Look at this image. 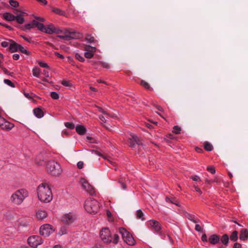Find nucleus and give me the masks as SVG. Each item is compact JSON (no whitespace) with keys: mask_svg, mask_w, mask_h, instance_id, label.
Listing matches in <instances>:
<instances>
[{"mask_svg":"<svg viewBox=\"0 0 248 248\" xmlns=\"http://www.w3.org/2000/svg\"><path fill=\"white\" fill-rule=\"evenodd\" d=\"M38 1L39 3L42 4L43 5H46L47 4V2L46 0H36Z\"/></svg>","mask_w":248,"mask_h":248,"instance_id":"obj_56","label":"nucleus"},{"mask_svg":"<svg viewBox=\"0 0 248 248\" xmlns=\"http://www.w3.org/2000/svg\"><path fill=\"white\" fill-rule=\"evenodd\" d=\"M94 52L92 51L86 52L84 53V56L87 59H91L93 57Z\"/></svg>","mask_w":248,"mask_h":248,"instance_id":"obj_34","label":"nucleus"},{"mask_svg":"<svg viewBox=\"0 0 248 248\" xmlns=\"http://www.w3.org/2000/svg\"><path fill=\"white\" fill-rule=\"evenodd\" d=\"M194 189H195V190L199 193L200 194H202V191H201V189L198 187L197 186H194Z\"/></svg>","mask_w":248,"mask_h":248,"instance_id":"obj_55","label":"nucleus"},{"mask_svg":"<svg viewBox=\"0 0 248 248\" xmlns=\"http://www.w3.org/2000/svg\"><path fill=\"white\" fill-rule=\"evenodd\" d=\"M119 240V236L117 234H115L113 239L112 238V241L114 244L118 243Z\"/></svg>","mask_w":248,"mask_h":248,"instance_id":"obj_45","label":"nucleus"},{"mask_svg":"<svg viewBox=\"0 0 248 248\" xmlns=\"http://www.w3.org/2000/svg\"><path fill=\"white\" fill-rule=\"evenodd\" d=\"M80 184L84 189H85L91 195H93L94 193V188L91 186L85 179L82 178L80 180Z\"/></svg>","mask_w":248,"mask_h":248,"instance_id":"obj_12","label":"nucleus"},{"mask_svg":"<svg viewBox=\"0 0 248 248\" xmlns=\"http://www.w3.org/2000/svg\"><path fill=\"white\" fill-rule=\"evenodd\" d=\"M100 236L104 243H108L112 241V236L109 230L107 228H103L101 230Z\"/></svg>","mask_w":248,"mask_h":248,"instance_id":"obj_9","label":"nucleus"},{"mask_svg":"<svg viewBox=\"0 0 248 248\" xmlns=\"http://www.w3.org/2000/svg\"><path fill=\"white\" fill-rule=\"evenodd\" d=\"M76 132L79 135H84L86 132V129L82 125H78L76 127Z\"/></svg>","mask_w":248,"mask_h":248,"instance_id":"obj_22","label":"nucleus"},{"mask_svg":"<svg viewBox=\"0 0 248 248\" xmlns=\"http://www.w3.org/2000/svg\"><path fill=\"white\" fill-rule=\"evenodd\" d=\"M229 240V236L227 234H223L220 238L221 243L225 246L228 245Z\"/></svg>","mask_w":248,"mask_h":248,"instance_id":"obj_26","label":"nucleus"},{"mask_svg":"<svg viewBox=\"0 0 248 248\" xmlns=\"http://www.w3.org/2000/svg\"><path fill=\"white\" fill-rule=\"evenodd\" d=\"M47 216L46 213L44 211H39L36 214V217L39 219H43Z\"/></svg>","mask_w":248,"mask_h":248,"instance_id":"obj_25","label":"nucleus"},{"mask_svg":"<svg viewBox=\"0 0 248 248\" xmlns=\"http://www.w3.org/2000/svg\"><path fill=\"white\" fill-rule=\"evenodd\" d=\"M38 26V29L41 31L44 32L49 34H51L55 32V27L53 24H50L45 27L42 23L37 24Z\"/></svg>","mask_w":248,"mask_h":248,"instance_id":"obj_11","label":"nucleus"},{"mask_svg":"<svg viewBox=\"0 0 248 248\" xmlns=\"http://www.w3.org/2000/svg\"><path fill=\"white\" fill-rule=\"evenodd\" d=\"M230 239L232 241H236L238 239V232L236 231H233L230 236Z\"/></svg>","mask_w":248,"mask_h":248,"instance_id":"obj_27","label":"nucleus"},{"mask_svg":"<svg viewBox=\"0 0 248 248\" xmlns=\"http://www.w3.org/2000/svg\"><path fill=\"white\" fill-rule=\"evenodd\" d=\"M3 17L8 21H12L15 20L16 16L10 13H5L3 14Z\"/></svg>","mask_w":248,"mask_h":248,"instance_id":"obj_23","label":"nucleus"},{"mask_svg":"<svg viewBox=\"0 0 248 248\" xmlns=\"http://www.w3.org/2000/svg\"><path fill=\"white\" fill-rule=\"evenodd\" d=\"M187 217L189 220L192 221V222L195 223H198L200 221V220L198 219H195L194 216H193V215H189Z\"/></svg>","mask_w":248,"mask_h":248,"instance_id":"obj_41","label":"nucleus"},{"mask_svg":"<svg viewBox=\"0 0 248 248\" xmlns=\"http://www.w3.org/2000/svg\"><path fill=\"white\" fill-rule=\"evenodd\" d=\"M14 13L16 15V16H15V20H16L18 24H23L24 22L23 16H25L26 13L19 11L17 9L15 10Z\"/></svg>","mask_w":248,"mask_h":248,"instance_id":"obj_16","label":"nucleus"},{"mask_svg":"<svg viewBox=\"0 0 248 248\" xmlns=\"http://www.w3.org/2000/svg\"><path fill=\"white\" fill-rule=\"evenodd\" d=\"M181 131V128L179 127L178 126H174L173 127V132L175 133V134H179L180 133Z\"/></svg>","mask_w":248,"mask_h":248,"instance_id":"obj_46","label":"nucleus"},{"mask_svg":"<svg viewBox=\"0 0 248 248\" xmlns=\"http://www.w3.org/2000/svg\"><path fill=\"white\" fill-rule=\"evenodd\" d=\"M63 35H59L58 37L61 39L69 41L72 39H79L83 37L82 34L75 31H70L68 30H65Z\"/></svg>","mask_w":248,"mask_h":248,"instance_id":"obj_6","label":"nucleus"},{"mask_svg":"<svg viewBox=\"0 0 248 248\" xmlns=\"http://www.w3.org/2000/svg\"><path fill=\"white\" fill-rule=\"evenodd\" d=\"M239 238L241 240H246L248 238V230L246 229H243L240 231Z\"/></svg>","mask_w":248,"mask_h":248,"instance_id":"obj_21","label":"nucleus"},{"mask_svg":"<svg viewBox=\"0 0 248 248\" xmlns=\"http://www.w3.org/2000/svg\"><path fill=\"white\" fill-rule=\"evenodd\" d=\"M170 202L173 204H174L177 206H179L178 202H177V200L175 198H173V197L171 198Z\"/></svg>","mask_w":248,"mask_h":248,"instance_id":"obj_49","label":"nucleus"},{"mask_svg":"<svg viewBox=\"0 0 248 248\" xmlns=\"http://www.w3.org/2000/svg\"><path fill=\"white\" fill-rule=\"evenodd\" d=\"M4 82L7 85H9V86H11L12 87H15V86L14 85V83H13L11 80L9 79H5L4 80Z\"/></svg>","mask_w":248,"mask_h":248,"instance_id":"obj_43","label":"nucleus"},{"mask_svg":"<svg viewBox=\"0 0 248 248\" xmlns=\"http://www.w3.org/2000/svg\"><path fill=\"white\" fill-rule=\"evenodd\" d=\"M18 50L20 51L21 52H22L24 54H27V55H29V54H30L29 52L26 49H25V48L23 46H22L20 45H19V46Z\"/></svg>","mask_w":248,"mask_h":248,"instance_id":"obj_36","label":"nucleus"},{"mask_svg":"<svg viewBox=\"0 0 248 248\" xmlns=\"http://www.w3.org/2000/svg\"><path fill=\"white\" fill-rule=\"evenodd\" d=\"M38 64L42 67L49 68L48 66L47 65V63H45V62H39Z\"/></svg>","mask_w":248,"mask_h":248,"instance_id":"obj_50","label":"nucleus"},{"mask_svg":"<svg viewBox=\"0 0 248 248\" xmlns=\"http://www.w3.org/2000/svg\"><path fill=\"white\" fill-rule=\"evenodd\" d=\"M208 240L211 244L215 245L219 242L220 238L217 234H213L209 236Z\"/></svg>","mask_w":248,"mask_h":248,"instance_id":"obj_19","label":"nucleus"},{"mask_svg":"<svg viewBox=\"0 0 248 248\" xmlns=\"http://www.w3.org/2000/svg\"><path fill=\"white\" fill-rule=\"evenodd\" d=\"M140 85H142L144 88L147 90H150L151 89L150 86L148 83L143 80L140 81Z\"/></svg>","mask_w":248,"mask_h":248,"instance_id":"obj_30","label":"nucleus"},{"mask_svg":"<svg viewBox=\"0 0 248 248\" xmlns=\"http://www.w3.org/2000/svg\"><path fill=\"white\" fill-rule=\"evenodd\" d=\"M136 215L137 217V218L139 219H141L142 220H144L145 218L143 217V214L141 210H138L137 211Z\"/></svg>","mask_w":248,"mask_h":248,"instance_id":"obj_31","label":"nucleus"},{"mask_svg":"<svg viewBox=\"0 0 248 248\" xmlns=\"http://www.w3.org/2000/svg\"><path fill=\"white\" fill-rule=\"evenodd\" d=\"M62 84L66 87H69L71 86V83L69 81L63 80L62 81Z\"/></svg>","mask_w":248,"mask_h":248,"instance_id":"obj_48","label":"nucleus"},{"mask_svg":"<svg viewBox=\"0 0 248 248\" xmlns=\"http://www.w3.org/2000/svg\"><path fill=\"white\" fill-rule=\"evenodd\" d=\"M98 110L100 112H102V113L106 114H108V113L105 111L103 109H102L101 108H98Z\"/></svg>","mask_w":248,"mask_h":248,"instance_id":"obj_63","label":"nucleus"},{"mask_svg":"<svg viewBox=\"0 0 248 248\" xmlns=\"http://www.w3.org/2000/svg\"><path fill=\"white\" fill-rule=\"evenodd\" d=\"M34 18L35 19V20L37 21H39L41 22H44L45 21V19L43 17L35 16Z\"/></svg>","mask_w":248,"mask_h":248,"instance_id":"obj_53","label":"nucleus"},{"mask_svg":"<svg viewBox=\"0 0 248 248\" xmlns=\"http://www.w3.org/2000/svg\"><path fill=\"white\" fill-rule=\"evenodd\" d=\"M65 126L70 129H73L75 128V125L73 123L66 122L65 123Z\"/></svg>","mask_w":248,"mask_h":248,"instance_id":"obj_39","label":"nucleus"},{"mask_svg":"<svg viewBox=\"0 0 248 248\" xmlns=\"http://www.w3.org/2000/svg\"><path fill=\"white\" fill-rule=\"evenodd\" d=\"M19 46V44L14 41H11V43L9 46V49L12 52H15L18 51Z\"/></svg>","mask_w":248,"mask_h":248,"instance_id":"obj_20","label":"nucleus"},{"mask_svg":"<svg viewBox=\"0 0 248 248\" xmlns=\"http://www.w3.org/2000/svg\"><path fill=\"white\" fill-rule=\"evenodd\" d=\"M50 96L53 99H58L59 98V94L55 92H52L50 93Z\"/></svg>","mask_w":248,"mask_h":248,"instance_id":"obj_38","label":"nucleus"},{"mask_svg":"<svg viewBox=\"0 0 248 248\" xmlns=\"http://www.w3.org/2000/svg\"><path fill=\"white\" fill-rule=\"evenodd\" d=\"M9 3L10 4L14 7H17L18 6L19 4H18V2L16 0H10L9 1Z\"/></svg>","mask_w":248,"mask_h":248,"instance_id":"obj_42","label":"nucleus"},{"mask_svg":"<svg viewBox=\"0 0 248 248\" xmlns=\"http://www.w3.org/2000/svg\"><path fill=\"white\" fill-rule=\"evenodd\" d=\"M1 45L2 46H3L4 47H6L9 46V43L4 41L1 43Z\"/></svg>","mask_w":248,"mask_h":248,"instance_id":"obj_60","label":"nucleus"},{"mask_svg":"<svg viewBox=\"0 0 248 248\" xmlns=\"http://www.w3.org/2000/svg\"><path fill=\"white\" fill-rule=\"evenodd\" d=\"M33 112L34 115L38 118H42L43 115V112L40 108H36L34 109Z\"/></svg>","mask_w":248,"mask_h":248,"instance_id":"obj_24","label":"nucleus"},{"mask_svg":"<svg viewBox=\"0 0 248 248\" xmlns=\"http://www.w3.org/2000/svg\"><path fill=\"white\" fill-rule=\"evenodd\" d=\"M191 178L194 181L200 180V178L198 176H196V175L191 176Z\"/></svg>","mask_w":248,"mask_h":248,"instance_id":"obj_61","label":"nucleus"},{"mask_svg":"<svg viewBox=\"0 0 248 248\" xmlns=\"http://www.w3.org/2000/svg\"><path fill=\"white\" fill-rule=\"evenodd\" d=\"M207 170L210 172L212 174H214L216 172L215 168L213 166L208 167Z\"/></svg>","mask_w":248,"mask_h":248,"instance_id":"obj_47","label":"nucleus"},{"mask_svg":"<svg viewBox=\"0 0 248 248\" xmlns=\"http://www.w3.org/2000/svg\"><path fill=\"white\" fill-rule=\"evenodd\" d=\"M204 148L206 150L211 151L213 150V146L211 143L208 142H205L204 144Z\"/></svg>","mask_w":248,"mask_h":248,"instance_id":"obj_29","label":"nucleus"},{"mask_svg":"<svg viewBox=\"0 0 248 248\" xmlns=\"http://www.w3.org/2000/svg\"><path fill=\"white\" fill-rule=\"evenodd\" d=\"M43 74L45 75L46 77H49L48 72L47 71L44 70Z\"/></svg>","mask_w":248,"mask_h":248,"instance_id":"obj_64","label":"nucleus"},{"mask_svg":"<svg viewBox=\"0 0 248 248\" xmlns=\"http://www.w3.org/2000/svg\"><path fill=\"white\" fill-rule=\"evenodd\" d=\"M28 196V192L25 189L16 190L11 196L10 200L15 204H21L26 198Z\"/></svg>","mask_w":248,"mask_h":248,"instance_id":"obj_2","label":"nucleus"},{"mask_svg":"<svg viewBox=\"0 0 248 248\" xmlns=\"http://www.w3.org/2000/svg\"><path fill=\"white\" fill-rule=\"evenodd\" d=\"M75 58L80 62H83L85 61L84 58L78 53L75 54Z\"/></svg>","mask_w":248,"mask_h":248,"instance_id":"obj_37","label":"nucleus"},{"mask_svg":"<svg viewBox=\"0 0 248 248\" xmlns=\"http://www.w3.org/2000/svg\"><path fill=\"white\" fill-rule=\"evenodd\" d=\"M40 74V69L38 67H34L32 69L33 75L37 78L39 77Z\"/></svg>","mask_w":248,"mask_h":248,"instance_id":"obj_28","label":"nucleus"},{"mask_svg":"<svg viewBox=\"0 0 248 248\" xmlns=\"http://www.w3.org/2000/svg\"><path fill=\"white\" fill-rule=\"evenodd\" d=\"M37 24H40V22L36 21L35 20H33L31 23L25 25L23 28V30L26 31L27 30H30L34 27H37L38 29V26L37 25Z\"/></svg>","mask_w":248,"mask_h":248,"instance_id":"obj_18","label":"nucleus"},{"mask_svg":"<svg viewBox=\"0 0 248 248\" xmlns=\"http://www.w3.org/2000/svg\"><path fill=\"white\" fill-rule=\"evenodd\" d=\"M13 58L15 60H18L19 59V55L18 54H15L13 55Z\"/></svg>","mask_w":248,"mask_h":248,"instance_id":"obj_59","label":"nucleus"},{"mask_svg":"<svg viewBox=\"0 0 248 248\" xmlns=\"http://www.w3.org/2000/svg\"><path fill=\"white\" fill-rule=\"evenodd\" d=\"M233 248H241V245L238 243H235L234 244Z\"/></svg>","mask_w":248,"mask_h":248,"instance_id":"obj_62","label":"nucleus"},{"mask_svg":"<svg viewBox=\"0 0 248 248\" xmlns=\"http://www.w3.org/2000/svg\"><path fill=\"white\" fill-rule=\"evenodd\" d=\"M202 240L203 242H207V235H206L205 233H204V234H202Z\"/></svg>","mask_w":248,"mask_h":248,"instance_id":"obj_52","label":"nucleus"},{"mask_svg":"<svg viewBox=\"0 0 248 248\" xmlns=\"http://www.w3.org/2000/svg\"><path fill=\"white\" fill-rule=\"evenodd\" d=\"M47 171L54 176H58L62 172V169L60 165L57 162L50 160L46 164Z\"/></svg>","mask_w":248,"mask_h":248,"instance_id":"obj_3","label":"nucleus"},{"mask_svg":"<svg viewBox=\"0 0 248 248\" xmlns=\"http://www.w3.org/2000/svg\"><path fill=\"white\" fill-rule=\"evenodd\" d=\"M75 219V217L72 213L66 214L62 218V221L64 224L69 225L72 223Z\"/></svg>","mask_w":248,"mask_h":248,"instance_id":"obj_14","label":"nucleus"},{"mask_svg":"<svg viewBox=\"0 0 248 248\" xmlns=\"http://www.w3.org/2000/svg\"><path fill=\"white\" fill-rule=\"evenodd\" d=\"M64 31H62V30H61L60 29H57L55 27V32L54 33H57V34H60L62 33H63Z\"/></svg>","mask_w":248,"mask_h":248,"instance_id":"obj_57","label":"nucleus"},{"mask_svg":"<svg viewBox=\"0 0 248 248\" xmlns=\"http://www.w3.org/2000/svg\"><path fill=\"white\" fill-rule=\"evenodd\" d=\"M84 163L82 161H79L77 163V167L78 169H82L83 167Z\"/></svg>","mask_w":248,"mask_h":248,"instance_id":"obj_51","label":"nucleus"},{"mask_svg":"<svg viewBox=\"0 0 248 248\" xmlns=\"http://www.w3.org/2000/svg\"><path fill=\"white\" fill-rule=\"evenodd\" d=\"M86 40L88 41V43H91L94 41V39L93 36H92L90 34H86Z\"/></svg>","mask_w":248,"mask_h":248,"instance_id":"obj_35","label":"nucleus"},{"mask_svg":"<svg viewBox=\"0 0 248 248\" xmlns=\"http://www.w3.org/2000/svg\"><path fill=\"white\" fill-rule=\"evenodd\" d=\"M55 231V229L51 225L46 224L42 225L40 228V234L45 237L49 236Z\"/></svg>","mask_w":248,"mask_h":248,"instance_id":"obj_8","label":"nucleus"},{"mask_svg":"<svg viewBox=\"0 0 248 248\" xmlns=\"http://www.w3.org/2000/svg\"><path fill=\"white\" fill-rule=\"evenodd\" d=\"M43 242L42 238L38 235L30 236L28 239V244L33 248H36L38 245L42 244Z\"/></svg>","mask_w":248,"mask_h":248,"instance_id":"obj_10","label":"nucleus"},{"mask_svg":"<svg viewBox=\"0 0 248 248\" xmlns=\"http://www.w3.org/2000/svg\"><path fill=\"white\" fill-rule=\"evenodd\" d=\"M99 63L101 66L105 68H109V64L106 62H94V63Z\"/></svg>","mask_w":248,"mask_h":248,"instance_id":"obj_40","label":"nucleus"},{"mask_svg":"<svg viewBox=\"0 0 248 248\" xmlns=\"http://www.w3.org/2000/svg\"><path fill=\"white\" fill-rule=\"evenodd\" d=\"M149 224L154 231L156 233H161V227L158 221L155 220H151L150 221Z\"/></svg>","mask_w":248,"mask_h":248,"instance_id":"obj_17","label":"nucleus"},{"mask_svg":"<svg viewBox=\"0 0 248 248\" xmlns=\"http://www.w3.org/2000/svg\"><path fill=\"white\" fill-rule=\"evenodd\" d=\"M37 194L39 199L44 202H49L52 199L51 189L45 183H43L38 186Z\"/></svg>","mask_w":248,"mask_h":248,"instance_id":"obj_1","label":"nucleus"},{"mask_svg":"<svg viewBox=\"0 0 248 248\" xmlns=\"http://www.w3.org/2000/svg\"><path fill=\"white\" fill-rule=\"evenodd\" d=\"M128 140V143L130 147L134 148L136 144L143 146L141 140L137 136L131 135Z\"/></svg>","mask_w":248,"mask_h":248,"instance_id":"obj_13","label":"nucleus"},{"mask_svg":"<svg viewBox=\"0 0 248 248\" xmlns=\"http://www.w3.org/2000/svg\"><path fill=\"white\" fill-rule=\"evenodd\" d=\"M96 50V48L95 47H92L90 46H86L85 47V50H86L87 52H95Z\"/></svg>","mask_w":248,"mask_h":248,"instance_id":"obj_32","label":"nucleus"},{"mask_svg":"<svg viewBox=\"0 0 248 248\" xmlns=\"http://www.w3.org/2000/svg\"><path fill=\"white\" fill-rule=\"evenodd\" d=\"M84 208L87 212L90 214H95L98 211L100 205L96 200L88 199L85 202Z\"/></svg>","mask_w":248,"mask_h":248,"instance_id":"obj_4","label":"nucleus"},{"mask_svg":"<svg viewBox=\"0 0 248 248\" xmlns=\"http://www.w3.org/2000/svg\"><path fill=\"white\" fill-rule=\"evenodd\" d=\"M195 229L198 232H201L202 231V228L201 226L199 224L196 225Z\"/></svg>","mask_w":248,"mask_h":248,"instance_id":"obj_54","label":"nucleus"},{"mask_svg":"<svg viewBox=\"0 0 248 248\" xmlns=\"http://www.w3.org/2000/svg\"><path fill=\"white\" fill-rule=\"evenodd\" d=\"M67 233V228L65 226H62L61 227V229H60V232H59V234L60 235H63V234H66Z\"/></svg>","mask_w":248,"mask_h":248,"instance_id":"obj_33","label":"nucleus"},{"mask_svg":"<svg viewBox=\"0 0 248 248\" xmlns=\"http://www.w3.org/2000/svg\"><path fill=\"white\" fill-rule=\"evenodd\" d=\"M52 11L56 14H59L60 15H62L64 13L62 10H61L60 9H59V8H53Z\"/></svg>","mask_w":248,"mask_h":248,"instance_id":"obj_44","label":"nucleus"},{"mask_svg":"<svg viewBox=\"0 0 248 248\" xmlns=\"http://www.w3.org/2000/svg\"><path fill=\"white\" fill-rule=\"evenodd\" d=\"M120 233L122 234L124 240L129 245H133L135 240L132 235L125 229L121 228L119 229Z\"/></svg>","mask_w":248,"mask_h":248,"instance_id":"obj_7","label":"nucleus"},{"mask_svg":"<svg viewBox=\"0 0 248 248\" xmlns=\"http://www.w3.org/2000/svg\"><path fill=\"white\" fill-rule=\"evenodd\" d=\"M14 127V124L5 120L0 116V127L4 130H9Z\"/></svg>","mask_w":248,"mask_h":248,"instance_id":"obj_15","label":"nucleus"},{"mask_svg":"<svg viewBox=\"0 0 248 248\" xmlns=\"http://www.w3.org/2000/svg\"><path fill=\"white\" fill-rule=\"evenodd\" d=\"M99 118L102 122H104V123L106 122V118L105 117H104L103 115H99Z\"/></svg>","mask_w":248,"mask_h":248,"instance_id":"obj_58","label":"nucleus"},{"mask_svg":"<svg viewBox=\"0 0 248 248\" xmlns=\"http://www.w3.org/2000/svg\"><path fill=\"white\" fill-rule=\"evenodd\" d=\"M63 35H59L58 37L61 39L69 41L72 39H79L83 37L82 34L75 31H70L68 30H65Z\"/></svg>","mask_w":248,"mask_h":248,"instance_id":"obj_5","label":"nucleus"}]
</instances>
